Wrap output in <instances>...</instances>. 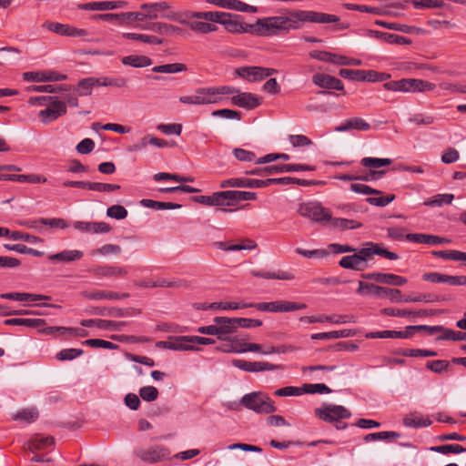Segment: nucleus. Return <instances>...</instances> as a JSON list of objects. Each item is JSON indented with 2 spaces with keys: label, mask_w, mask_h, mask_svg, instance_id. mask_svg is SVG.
I'll return each mask as SVG.
<instances>
[{
  "label": "nucleus",
  "mask_w": 466,
  "mask_h": 466,
  "mask_svg": "<svg viewBox=\"0 0 466 466\" xmlns=\"http://www.w3.org/2000/svg\"><path fill=\"white\" fill-rule=\"evenodd\" d=\"M38 418L36 409H24L13 416V420L31 423Z\"/></svg>",
  "instance_id": "obj_59"
},
{
  "label": "nucleus",
  "mask_w": 466,
  "mask_h": 466,
  "mask_svg": "<svg viewBox=\"0 0 466 466\" xmlns=\"http://www.w3.org/2000/svg\"><path fill=\"white\" fill-rule=\"evenodd\" d=\"M356 334L353 329H342V330H334L329 332H322V333H314L310 336L311 339H339V338H349L352 337Z\"/></svg>",
  "instance_id": "obj_42"
},
{
  "label": "nucleus",
  "mask_w": 466,
  "mask_h": 466,
  "mask_svg": "<svg viewBox=\"0 0 466 466\" xmlns=\"http://www.w3.org/2000/svg\"><path fill=\"white\" fill-rule=\"evenodd\" d=\"M252 303H238V302H213L208 304V308L212 310L223 309V310H235L238 309L251 308Z\"/></svg>",
  "instance_id": "obj_52"
},
{
  "label": "nucleus",
  "mask_w": 466,
  "mask_h": 466,
  "mask_svg": "<svg viewBox=\"0 0 466 466\" xmlns=\"http://www.w3.org/2000/svg\"><path fill=\"white\" fill-rule=\"evenodd\" d=\"M361 278L364 279L374 280L378 283H382L386 285H393V286H403L407 283V279L399 275H395L392 273H380V272H372V273H363L361 274Z\"/></svg>",
  "instance_id": "obj_18"
},
{
  "label": "nucleus",
  "mask_w": 466,
  "mask_h": 466,
  "mask_svg": "<svg viewBox=\"0 0 466 466\" xmlns=\"http://www.w3.org/2000/svg\"><path fill=\"white\" fill-rule=\"evenodd\" d=\"M314 414L319 420L329 423H334L351 417L350 410L344 406L334 404H323L321 407L314 410Z\"/></svg>",
  "instance_id": "obj_3"
},
{
  "label": "nucleus",
  "mask_w": 466,
  "mask_h": 466,
  "mask_svg": "<svg viewBox=\"0 0 466 466\" xmlns=\"http://www.w3.org/2000/svg\"><path fill=\"white\" fill-rule=\"evenodd\" d=\"M46 29L60 35L66 36H86L87 32L85 29H79L69 25L50 22L46 24Z\"/></svg>",
  "instance_id": "obj_22"
},
{
  "label": "nucleus",
  "mask_w": 466,
  "mask_h": 466,
  "mask_svg": "<svg viewBox=\"0 0 466 466\" xmlns=\"http://www.w3.org/2000/svg\"><path fill=\"white\" fill-rule=\"evenodd\" d=\"M96 80L99 86L125 87L127 85V80L124 77H99Z\"/></svg>",
  "instance_id": "obj_64"
},
{
  "label": "nucleus",
  "mask_w": 466,
  "mask_h": 466,
  "mask_svg": "<svg viewBox=\"0 0 466 466\" xmlns=\"http://www.w3.org/2000/svg\"><path fill=\"white\" fill-rule=\"evenodd\" d=\"M186 25H188L191 30L202 34L215 32L218 29L217 25L207 22H190V20H188V23Z\"/></svg>",
  "instance_id": "obj_63"
},
{
  "label": "nucleus",
  "mask_w": 466,
  "mask_h": 466,
  "mask_svg": "<svg viewBox=\"0 0 466 466\" xmlns=\"http://www.w3.org/2000/svg\"><path fill=\"white\" fill-rule=\"evenodd\" d=\"M142 29L145 30H150L155 33L160 34V35H181L183 33V29L171 25L167 23L163 22H155V23H149L145 25L141 26Z\"/></svg>",
  "instance_id": "obj_28"
},
{
  "label": "nucleus",
  "mask_w": 466,
  "mask_h": 466,
  "mask_svg": "<svg viewBox=\"0 0 466 466\" xmlns=\"http://www.w3.org/2000/svg\"><path fill=\"white\" fill-rule=\"evenodd\" d=\"M239 403L256 413L270 414L277 410L274 401L261 391H253L245 394Z\"/></svg>",
  "instance_id": "obj_2"
},
{
  "label": "nucleus",
  "mask_w": 466,
  "mask_h": 466,
  "mask_svg": "<svg viewBox=\"0 0 466 466\" xmlns=\"http://www.w3.org/2000/svg\"><path fill=\"white\" fill-rule=\"evenodd\" d=\"M375 25L390 30L400 31L405 34H421L424 32V30L420 27L408 25L400 23H390L383 20H376Z\"/></svg>",
  "instance_id": "obj_37"
},
{
  "label": "nucleus",
  "mask_w": 466,
  "mask_h": 466,
  "mask_svg": "<svg viewBox=\"0 0 466 466\" xmlns=\"http://www.w3.org/2000/svg\"><path fill=\"white\" fill-rule=\"evenodd\" d=\"M8 326H25L28 328H41L46 325V320L42 319H7L4 321Z\"/></svg>",
  "instance_id": "obj_43"
},
{
  "label": "nucleus",
  "mask_w": 466,
  "mask_h": 466,
  "mask_svg": "<svg viewBox=\"0 0 466 466\" xmlns=\"http://www.w3.org/2000/svg\"><path fill=\"white\" fill-rule=\"evenodd\" d=\"M135 453L141 461L149 464L167 460L170 456L169 451L162 445H155L148 449L139 448Z\"/></svg>",
  "instance_id": "obj_9"
},
{
  "label": "nucleus",
  "mask_w": 466,
  "mask_h": 466,
  "mask_svg": "<svg viewBox=\"0 0 466 466\" xmlns=\"http://www.w3.org/2000/svg\"><path fill=\"white\" fill-rule=\"evenodd\" d=\"M91 314L101 315V316H113V317H125L132 314H139V310L135 309H119V308H93L90 311Z\"/></svg>",
  "instance_id": "obj_34"
},
{
  "label": "nucleus",
  "mask_w": 466,
  "mask_h": 466,
  "mask_svg": "<svg viewBox=\"0 0 466 466\" xmlns=\"http://www.w3.org/2000/svg\"><path fill=\"white\" fill-rule=\"evenodd\" d=\"M141 205L145 208H153L156 210H163V209H178L181 208L182 206L180 204L172 203V202H162L157 201L153 199L144 198L140 201Z\"/></svg>",
  "instance_id": "obj_46"
},
{
  "label": "nucleus",
  "mask_w": 466,
  "mask_h": 466,
  "mask_svg": "<svg viewBox=\"0 0 466 466\" xmlns=\"http://www.w3.org/2000/svg\"><path fill=\"white\" fill-rule=\"evenodd\" d=\"M98 80L96 77H86L78 82L79 96H89L93 86H97Z\"/></svg>",
  "instance_id": "obj_62"
},
{
  "label": "nucleus",
  "mask_w": 466,
  "mask_h": 466,
  "mask_svg": "<svg viewBox=\"0 0 466 466\" xmlns=\"http://www.w3.org/2000/svg\"><path fill=\"white\" fill-rule=\"evenodd\" d=\"M435 84L416 78H404V92H426L432 91Z\"/></svg>",
  "instance_id": "obj_32"
},
{
  "label": "nucleus",
  "mask_w": 466,
  "mask_h": 466,
  "mask_svg": "<svg viewBox=\"0 0 466 466\" xmlns=\"http://www.w3.org/2000/svg\"><path fill=\"white\" fill-rule=\"evenodd\" d=\"M274 68H267L262 66H242L236 69V74L249 82L260 81L268 76L277 74Z\"/></svg>",
  "instance_id": "obj_11"
},
{
  "label": "nucleus",
  "mask_w": 466,
  "mask_h": 466,
  "mask_svg": "<svg viewBox=\"0 0 466 466\" xmlns=\"http://www.w3.org/2000/svg\"><path fill=\"white\" fill-rule=\"evenodd\" d=\"M312 82L315 86L322 89H326L319 92V94L324 96L335 95V93L329 90L344 91L343 82L340 79L328 74L318 73L313 75Z\"/></svg>",
  "instance_id": "obj_8"
},
{
  "label": "nucleus",
  "mask_w": 466,
  "mask_h": 466,
  "mask_svg": "<svg viewBox=\"0 0 466 466\" xmlns=\"http://www.w3.org/2000/svg\"><path fill=\"white\" fill-rule=\"evenodd\" d=\"M66 103L55 96L50 102V106L39 111L38 116L44 124H49L66 115Z\"/></svg>",
  "instance_id": "obj_12"
},
{
  "label": "nucleus",
  "mask_w": 466,
  "mask_h": 466,
  "mask_svg": "<svg viewBox=\"0 0 466 466\" xmlns=\"http://www.w3.org/2000/svg\"><path fill=\"white\" fill-rule=\"evenodd\" d=\"M155 288H173V289H179V288H186L187 286V283L186 280L183 279H167L163 278H158L155 280Z\"/></svg>",
  "instance_id": "obj_58"
},
{
  "label": "nucleus",
  "mask_w": 466,
  "mask_h": 466,
  "mask_svg": "<svg viewBox=\"0 0 466 466\" xmlns=\"http://www.w3.org/2000/svg\"><path fill=\"white\" fill-rule=\"evenodd\" d=\"M127 5L126 1H101L80 4L78 7L83 10H114L125 7Z\"/></svg>",
  "instance_id": "obj_30"
},
{
  "label": "nucleus",
  "mask_w": 466,
  "mask_h": 466,
  "mask_svg": "<svg viewBox=\"0 0 466 466\" xmlns=\"http://www.w3.org/2000/svg\"><path fill=\"white\" fill-rule=\"evenodd\" d=\"M207 3L215 5L221 8H227L246 13H256L258 8L248 5L240 0H206Z\"/></svg>",
  "instance_id": "obj_23"
},
{
  "label": "nucleus",
  "mask_w": 466,
  "mask_h": 466,
  "mask_svg": "<svg viewBox=\"0 0 466 466\" xmlns=\"http://www.w3.org/2000/svg\"><path fill=\"white\" fill-rule=\"evenodd\" d=\"M187 339L188 336H170L167 340L157 341L156 346L172 350H199L198 347L190 345Z\"/></svg>",
  "instance_id": "obj_14"
},
{
  "label": "nucleus",
  "mask_w": 466,
  "mask_h": 466,
  "mask_svg": "<svg viewBox=\"0 0 466 466\" xmlns=\"http://www.w3.org/2000/svg\"><path fill=\"white\" fill-rule=\"evenodd\" d=\"M166 8L162 9V13L160 15L161 18L167 19L171 21H175L183 25L188 23L189 20V11L187 12H180L174 11L170 8V5L167 2H163Z\"/></svg>",
  "instance_id": "obj_38"
},
{
  "label": "nucleus",
  "mask_w": 466,
  "mask_h": 466,
  "mask_svg": "<svg viewBox=\"0 0 466 466\" xmlns=\"http://www.w3.org/2000/svg\"><path fill=\"white\" fill-rule=\"evenodd\" d=\"M123 37L127 39H131L135 41L143 42L149 45H162L163 39L158 38L156 35H145V34H137V33H125L123 34Z\"/></svg>",
  "instance_id": "obj_48"
},
{
  "label": "nucleus",
  "mask_w": 466,
  "mask_h": 466,
  "mask_svg": "<svg viewBox=\"0 0 466 466\" xmlns=\"http://www.w3.org/2000/svg\"><path fill=\"white\" fill-rule=\"evenodd\" d=\"M233 15L228 13V16H223V19L220 20L221 25H223L226 30L229 33L233 34H241V33H250L253 35V24H246L241 23L238 20H234L231 17Z\"/></svg>",
  "instance_id": "obj_24"
},
{
  "label": "nucleus",
  "mask_w": 466,
  "mask_h": 466,
  "mask_svg": "<svg viewBox=\"0 0 466 466\" xmlns=\"http://www.w3.org/2000/svg\"><path fill=\"white\" fill-rule=\"evenodd\" d=\"M280 32L279 17L269 16L259 18L253 24V35L260 36H270Z\"/></svg>",
  "instance_id": "obj_10"
},
{
  "label": "nucleus",
  "mask_w": 466,
  "mask_h": 466,
  "mask_svg": "<svg viewBox=\"0 0 466 466\" xmlns=\"http://www.w3.org/2000/svg\"><path fill=\"white\" fill-rule=\"evenodd\" d=\"M88 271L100 278H121L127 274V269L124 267L111 265H96Z\"/></svg>",
  "instance_id": "obj_20"
},
{
  "label": "nucleus",
  "mask_w": 466,
  "mask_h": 466,
  "mask_svg": "<svg viewBox=\"0 0 466 466\" xmlns=\"http://www.w3.org/2000/svg\"><path fill=\"white\" fill-rule=\"evenodd\" d=\"M39 73L38 72H25L23 74V78L25 81H59L64 80L66 78V75H60L56 73H50L48 74V76H45L43 78H38Z\"/></svg>",
  "instance_id": "obj_50"
},
{
  "label": "nucleus",
  "mask_w": 466,
  "mask_h": 466,
  "mask_svg": "<svg viewBox=\"0 0 466 466\" xmlns=\"http://www.w3.org/2000/svg\"><path fill=\"white\" fill-rule=\"evenodd\" d=\"M220 187H248V188H261L265 187V179H253L247 177H232L221 181Z\"/></svg>",
  "instance_id": "obj_21"
},
{
  "label": "nucleus",
  "mask_w": 466,
  "mask_h": 466,
  "mask_svg": "<svg viewBox=\"0 0 466 466\" xmlns=\"http://www.w3.org/2000/svg\"><path fill=\"white\" fill-rule=\"evenodd\" d=\"M234 92L236 88L228 86L198 88V94L202 95L205 105L218 103L221 95H232Z\"/></svg>",
  "instance_id": "obj_13"
},
{
  "label": "nucleus",
  "mask_w": 466,
  "mask_h": 466,
  "mask_svg": "<svg viewBox=\"0 0 466 466\" xmlns=\"http://www.w3.org/2000/svg\"><path fill=\"white\" fill-rule=\"evenodd\" d=\"M187 67L182 63L166 64L161 66H156L152 68L153 72L156 73H166V74H176L179 72L187 71Z\"/></svg>",
  "instance_id": "obj_51"
},
{
  "label": "nucleus",
  "mask_w": 466,
  "mask_h": 466,
  "mask_svg": "<svg viewBox=\"0 0 466 466\" xmlns=\"http://www.w3.org/2000/svg\"><path fill=\"white\" fill-rule=\"evenodd\" d=\"M251 275L265 279L292 280L295 279V275L291 271L282 269L277 271L252 270Z\"/></svg>",
  "instance_id": "obj_35"
},
{
  "label": "nucleus",
  "mask_w": 466,
  "mask_h": 466,
  "mask_svg": "<svg viewBox=\"0 0 466 466\" xmlns=\"http://www.w3.org/2000/svg\"><path fill=\"white\" fill-rule=\"evenodd\" d=\"M431 423L429 418H423L417 412H411L403 419V424L410 428L429 427Z\"/></svg>",
  "instance_id": "obj_41"
},
{
  "label": "nucleus",
  "mask_w": 466,
  "mask_h": 466,
  "mask_svg": "<svg viewBox=\"0 0 466 466\" xmlns=\"http://www.w3.org/2000/svg\"><path fill=\"white\" fill-rule=\"evenodd\" d=\"M218 207H231L238 204V190H226L217 192ZM223 212L231 211L225 208H219Z\"/></svg>",
  "instance_id": "obj_33"
},
{
  "label": "nucleus",
  "mask_w": 466,
  "mask_h": 466,
  "mask_svg": "<svg viewBox=\"0 0 466 466\" xmlns=\"http://www.w3.org/2000/svg\"><path fill=\"white\" fill-rule=\"evenodd\" d=\"M329 221L333 228H338L341 230L355 229V228H360L362 227V223H360L357 220H354V219L331 217V219H329Z\"/></svg>",
  "instance_id": "obj_49"
},
{
  "label": "nucleus",
  "mask_w": 466,
  "mask_h": 466,
  "mask_svg": "<svg viewBox=\"0 0 466 466\" xmlns=\"http://www.w3.org/2000/svg\"><path fill=\"white\" fill-rule=\"evenodd\" d=\"M236 94L231 98V102L233 105L238 106L239 107H243L246 109H253L258 107L261 104V100L256 95L252 93L240 92L236 88Z\"/></svg>",
  "instance_id": "obj_19"
},
{
  "label": "nucleus",
  "mask_w": 466,
  "mask_h": 466,
  "mask_svg": "<svg viewBox=\"0 0 466 466\" xmlns=\"http://www.w3.org/2000/svg\"><path fill=\"white\" fill-rule=\"evenodd\" d=\"M357 293L362 296L374 295L378 298H390L392 302L401 301V291L400 289L384 288L363 281H359Z\"/></svg>",
  "instance_id": "obj_4"
},
{
  "label": "nucleus",
  "mask_w": 466,
  "mask_h": 466,
  "mask_svg": "<svg viewBox=\"0 0 466 466\" xmlns=\"http://www.w3.org/2000/svg\"><path fill=\"white\" fill-rule=\"evenodd\" d=\"M84 256L81 250L76 249H65L61 252L48 256V259L56 262L70 263L80 260Z\"/></svg>",
  "instance_id": "obj_36"
},
{
  "label": "nucleus",
  "mask_w": 466,
  "mask_h": 466,
  "mask_svg": "<svg viewBox=\"0 0 466 466\" xmlns=\"http://www.w3.org/2000/svg\"><path fill=\"white\" fill-rule=\"evenodd\" d=\"M400 437L397 431H380L367 434L364 438L365 441L396 440Z\"/></svg>",
  "instance_id": "obj_57"
},
{
  "label": "nucleus",
  "mask_w": 466,
  "mask_h": 466,
  "mask_svg": "<svg viewBox=\"0 0 466 466\" xmlns=\"http://www.w3.org/2000/svg\"><path fill=\"white\" fill-rule=\"evenodd\" d=\"M125 323L120 321L101 319H82L80 325L83 327H96L100 329L106 330H121V326Z\"/></svg>",
  "instance_id": "obj_31"
},
{
  "label": "nucleus",
  "mask_w": 466,
  "mask_h": 466,
  "mask_svg": "<svg viewBox=\"0 0 466 466\" xmlns=\"http://www.w3.org/2000/svg\"><path fill=\"white\" fill-rule=\"evenodd\" d=\"M280 32H289L302 27L304 23L329 24L337 23L339 17L335 15L308 10H292L286 15H279Z\"/></svg>",
  "instance_id": "obj_1"
},
{
  "label": "nucleus",
  "mask_w": 466,
  "mask_h": 466,
  "mask_svg": "<svg viewBox=\"0 0 466 466\" xmlns=\"http://www.w3.org/2000/svg\"><path fill=\"white\" fill-rule=\"evenodd\" d=\"M368 35L370 37H374L380 40L384 41L385 43L391 44V45H399V46H404V45H410L412 43L410 38L391 34V33H386L377 30H370L368 33Z\"/></svg>",
  "instance_id": "obj_25"
},
{
  "label": "nucleus",
  "mask_w": 466,
  "mask_h": 466,
  "mask_svg": "<svg viewBox=\"0 0 466 466\" xmlns=\"http://www.w3.org/2000/svg\"><path fill=\"white\" fill-rule=\"evenodd\" d=\"M80 296L89 300H115L117 296L116 292L106 289H94L81 291Z\"/></svg>",
  "instance_id": "obj_39"
},
{
  "label": "nucleus",
  "mask_w": 466,
  "mask_h": 466,
  "mask_svg": "<svg viewBox=\"0 0 466 466\" xmlns=\"http://www.w3.org/2000/svg\"><path fill=\"white\" fill-rule=\"evenodd\" d=\"M74 228L82 232L87 233H107L111 230V227L106 222H87V221H76Z\"/></svg>",
  "instance_id": "obj_26"
},
{
  "label": "nucleus",
  "mask_w": 466,
  "mask_h": 466,
  "mask_svg": "<svg viewBox=\"0 0 466 466\" xmlns=\"http://www.w3.org/2000/svg\"><path fill=\"white\" fill-rule=\"evenodd\" d=\"M121 63L124 66L141 68L151 66L153 62L151 58L146 56L130 55L122 57Z\"/></svg>",
  "instance_id": "obj_40"
},
{
  "label": "nucleus",
  "mask_w": 466,
  "mask_h": 466,
  "mask_svg": "<svg viewBox=\"0 0 466 466\" xmlns=\"http://www.w3.org/2000/svg\"><path fill=\"white\" fill-rule=\"evenodd\" d=\"M223 16H228V13L224 12H189V20L193 18L203 19L214 23H220Z\"/></svg>",
  "instance_id": "obj_45"
},
{
  "label": "nucleus",
  "mask_w": 466,
  "mask_h": 466,
  "mask_svg": "<svg viewBox=\"0 0 466 466\" xmlns=\"http://www.w3.org/2000/svg\"><path fill=\"white\" fill-rule=\"evenodd\" d=\"M367 246L370 247L362 248L356 253L364 268L368 267L367 262L373 255L381 256L390 260H396L399 258V255L397 253L383 248L377 243L368 242Z\"/></svg>",
  "instance_id": "obj_7"
},
{
  "label": "nucleus",
  "mask_w": 466,
  "mask_h": 466,
  "mask_svg": "<svg viewBox=\"0 0 466 466\" xmlns=\"http://www.w3.org/2000/svg\"><path fill=\"white\" fill-rule=\"evenodd\" d=\"M163 8H166V6L162 2L142 4L140 5V10L135 12V15H137V17H136V22L157 20L161 18L160 15Z\"/></svg>",
  "instance_id": "obj_16"
},
{
  "label": "nucleus",
  "mask_w": 466,
  "mask_h": 466,
  "mask_svg": "<svg viewBox=\"0 0 466 466\" xmlns=\"http://www.w3.org/2000/svg\"><path fill=\"white\" fill-rule=\"evenodd\" d=\"M232 365L247 372H259L265 370H275L281 368L279 365L264 361H248L244 360H233Z\"/></svg>",
  "instance_id": "obj_15"
},
{
  "label": "nucleus",
  "mask_w": 466,
  "mask_h": 466,
  "mask_svg": "<svg viewBox=\"0 0 466 466\" xmlns=\"http://www.w3.org/2000/svg\"><path fill=\"white\" fill-rule=\"evenodd\" d=\"M298 212L300 216L308 218L315 222L329 221L330 211L322 207L319 202L309 201L299 204Z\"/></svg>",
  "instance_id": "obj_6"
},
{
  "label": "nucleus",
  "mask_w": 466,
  "mask_h": 466,
  "mask_svg": "<svg viewBox=\"0 0 466 466\" xmlns=\"http://www.w3.org/2000/svg\"><path fill=\"white\" fill-rule=\"evenodd\" d=\"M434 257L451 260H465L466 253L459 250H434L431 252Z\"/></svg>",
  "instance_id": "obj_53"
},
{
  "label": "nucleus",
  "mask_w": 466,
  "mask_h": 466,
  "mask_svg": "<svg viewBox=\"0 0 466 466\" xmlns=\"http://www.w3.org/2000/svg\"><path fill=\"white\" fill-rule=\"evenodd\" d=\"M437 340H466V332L455 331L444 327L443 334H441L439 337H437Z\"/></svg>",
  "instance_id": "obj_60"
},
{
  "label": "nucleus",
  "mask_w": 466,
  "mask_h": 466,
  "mask_svg": "<svg viewBox=\"0 0 466 466\" xmlns=\"http://www.w3.org/2000/svg\"><path fill=\"white\" fill-rule=\"evenodd\" d=\"M431 451L441 453V454H449V453H461L466 451V448L460 444H445L441 446L431 447Z\"/></svg>",
  "instance_id": "obj_61"
},
{
  "label": "nucleus",
  "mask_w": 466,
  "mask_h": 466,
  "mask_svg": "<svg viewBox=\"0 0 466 466\" xmlns=\"http://www.w3.org/2000/svg\"><path fill=\"white\" fill-rule=\"evenodd\" d=\"M392 163L390 158H378L366 157L360 160V164L369 168H380L381 167L390 166Z\"/></svg>",
  "instance_id": "obj_54"
},
{
  "label": "nucleus",
  "mask_w": 466,
  "mask_h": 466,
  "mask_svg": "<svg viewBox=\"0 0 466 466\" xmlns=\"http://www.w3.org/2000/svg\"><path fill=\"white\" fill-rule=\"evenodd\" d=\"M136 17L137 15H135V12H127L120 14H97L93 15L91 19L94 21H107V22H118L119 24L131 23L136 22Z\"/></svg>",
  "instance_id": "obj_27"
},
{
  "label": "nucleus",
  "mask_w": 466,
  "mask_h": 466,
  "mask_svg": "<svg viewBox=\"0 0 466 466\" xmlns=\"http://www.w3.org/2000/svg\"><path fill=\"white\" fill-rule=\"evenodd\" d=\"M352 129L368 131L370 129V125L365 119L359 116H354L346 119L339 126L335 127L337 132H347Z\"/></svg>",
  "instance_id": "obj_29"
},
{
  "label": "nucleus",
  "mask_w": 466,
  "mask_h": 466,
  "mask_svg": "<svg viewBox=\"0 0 466 466\" xmlns=\"http://www.w3.org/2000/svg\"><path fill=\"white\" fill-rule=\"evenodd\" d=\"M55 444V439L53 437H35L30 440L27 443V450L34 452L35 451H41L46 449L49 446Z\"/></svg>",
  "instance_id": "obj_44"
},
{
  "label": "nucleus",
  "mask_w": 466,
  "mask_h": 466,
  "mask_svg": "<svg viewBox=\"0 0 466 466\" xmlns=\"http://www.w3.org/2000/svg\"><path fill=\"white\" fill-rule=\"evenodd\" d=\"M213 322L217 325L218 339H229V335L238 329L237 318L215 317Z\"/></svg>",
  "instance_id": "obj_17"
},
{
  "label": "nucleus",
  "mask_w": 466,
  "mask_h": 466,
  "mask_svg": "<svg viewBox=\"0 0 466 466\" xmlns=\"http://www.w3.org/2000/svg\"><path fill=\"white\" fill-rule=\"evenodd\" d=\"M263 312L286 313L307 308L305 303L294 302L289 300H275L270 302L252 303V307Z\"/></svg>",
  "instance_id": "obj_5"
},
{
  "label": "nucleus",
  "mask_w": 466,
  "mask_h": 466,
  "mask_svg": "<svg viewBox=\"0 0 466 466\" xmlns=\"http://www.w3.org/2000/svg\"><path fill=\"white\" fill-rule=\"evenodd\" d=\"M4 248L8 250L18 252L20 254H29L34 257H42L44 255L43 251L28 248L27 246L23 244H5Z\"/></svg>",
  "instance_id": "obj_56"
},
{
  "label": "nucleus",
  "mask_w": 466,
  "mask_h": 466,
  "mask_svg": "<svg viewBox=\"0 0 466 466\" xmlns=\"http://www.w3.org/2000/svg\"><path fill=\"white\" fill-rule=\"evenodd\" d=\"M339 265L346 269H352L357 271L364 270V267L359 259V256L354 253L353 255L344 256L339 261Z\"/></svg>",
  "instance_id": "obj_47"
},
{
  "label": "nucleus",
  "mask_w": 466,
  "mask_h": 466,
  "mask_svg": "<svg viewBox=\"0 0 466 466\" xmlns=\"http://www.w3.org/2000/svg\"><path fill=\"white\" fill-rule=\"evenodd\" d=\"M282 173V165H270L265 167H257L246 171L247 175L268 176Z\"/></svg>",
  "instance_id": "obj_55"
}]
</instances>
